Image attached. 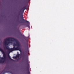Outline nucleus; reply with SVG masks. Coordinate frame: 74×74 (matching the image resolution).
<instances>
[{"label": "nucleus", "mask_w": 74, "mask_h": 74, "mask_svg": "<svg viewBox=\"0 0 74 74\" xmlns=\"http://www.w3.org/2000/svg\"><path fill=\"white\" fill-rule=\"evenodd\" d=\"M16 41V44L14 43L13 47H16L17 45H20V43H19V41L17 40L16 39L12 38H8L5 39L4 40V43L5 45L6 46L8 45L9 43H11V41Z\"/></svg>", "instance_id": "obj_1"}, {"label": "nucleus", "mask_w": 74, "mask_h": 74, "mask_svg": "<svg viewBox=\"0 0 74 74\" xmlns=\"http://www.w3.org/2000/svg\"><path fill=\"white\" fill-rule=\"evenodd\" d=\"M16 46H14L12 48L10 49L7 46H6L5 47H4L5 49L6 50H10L11 51H19L20 52H21L22 51L21 49V45H18Z\"/></svg>", "instance_id": "obj_2"}, {"label": "nucleus", "mask_w": 74, "mask_h": 74, "mask_svg": "<svg viewBox=\"0 0 74 74\" xmlns=\"http://www.w3.org/2000/svg\"><path fill=\"white\" fill-rule=\"evenodd\" d=\"M0 51H1L3 54V57L0 58L1 60H0V63H4L5 62V60L6 59V55L1 48H0Z\"/></svg>", "instance_id": "obj_3"}, {"label": "nucleus", "mask_w": 74, "mask_h": 74, "mask_svg": "<svg viewBox=\"0 0 74 74\" xmlns=\"http://www.w3.org/2000/svg\"><path fill=\"white\" fill-rule=\"evenodd\" d=\"M21 19H23V22H21V23H28L27 24H25L24 25L25 26H26L25 27H29V25H30V22H29L28 21H27L26 20H25L23 19V15H21Z\"/></svg>", "instance_id": "obj_4"}, {"label": "nucleus", "mask_w": 74, "mask_h": 74, "mask_svg": "<svg viewBox=\"0 0 74 74\" xmlns=\"http://www.w3.org/2000/svg\"><path fill=\"white\" fill-rule=\"evenodd\" d=\"M22 10L23 11V12H24L25 10H27V7H26V6H25L24 7H23L22 9Z\"/></svg>", "instance_id": "obj_5"}, {"label": "nucleus", "mask_w": 74, "mask_h": 74, "mask_svg": "<svg viewBox=\"0 0 74 74\" xmlns=\"http://www.w3.org/2000/svg\"><path fill=\"white\" fill-rule=\"evenodd\" d=\"M27 70H28V71L27 72L28 74H30V72L29 71V67H27Z\"/></svg>", "instance_id": "obj_6"}, {"label": "nucleus", "mask_w": 74, "mask_h": 74, "mask_svg": "<svg viewBox=\"0 0 74 74\" xmlns=\"http://www.w3.org/2000/svg\"><path fill=\"white\" fill-rule=\"evenodd\" d=\"M16 57L17 58L18 57V58H19V54H17L16 55Z\"/></svg>", "instance_id": "obj_7"}, {"label": "nucleus", "mask_w": 74, "mask_h": 74, "mask_svg": "<svg viewBox=\"0 0 74 74\" xmlns=\"http://www.w3.org/2000/svg\"><path fill=\"white\" fill-rule=\"evenodd\" d=\"M9 58H10V59L12 60H13V59H12L11 58V57H10L9 55Z\"/></svg>", "instance_id": "obj_8"}, {"label": "nucleus", "mask_w": 74, "mask_h": 74, "mask_svg": "<svg viewBox=\"0 0 74 74\" xmlns=\"http://www.w3.org/2000/svg\"><path fill=\"white\" fill-rule=\"evenodd\" d=\"M5 72H2L0 74H5Z\"/></svg>", "instance_id": "obj_9"}, {"label": "nucleus", "mask_w": 74, "mask_h": 74, "mask_svg": "<svg viewBox=\"0 0 74 74\" xmlns=\"http://www.w3.org/2000/svg\"><path fill=\"white\" fill-rule=\"evenodd\" d=\"M16 58V56H15V57L14 56V57H13V58H14V59L15 58Z\"/></svg>", "instance_id": "obj_10"}, {"label": "nucleus", "mask_w": 74, "mask_h": 74, "mask_svg": "<svg viewBox=\"0 0 74 74\" xmlns=\"http://www.w3.org/2000/svg\"><path fill=\"white\" fill-rule=\"evenodd\" d=\"M28 61H29V60H28V59H27L26 60V61L27 62H28Z\"/></svg>", "instance_id": "obj_11"}, {"label": "nucleus", "mask_w": 74, "mask_h": 74, "mask_svg": "<svg viewBox=\"0 0 74 74\" xmlns=\"http://www.w3.org/2000/svg\"><path fill=\"white\" fill-rule=\"evenodd\" d=\"M27 46H28V45H27Z\"/></svg>", "instance_id": "obj_12"}, {"label": "nucleus", "mask_w": 74, "mask_h": 74, "mask_svg": "<svg viewBox=\"0 0 74 74\" xmlns=\"http://www.w3.org/2000/svg\"><path fill=\"white\" fill-rule=\"evenodd\" d=\"M0 58H1V57H0Z\"/></svg>", "instance_id": "obj_13"}]
</instances>
